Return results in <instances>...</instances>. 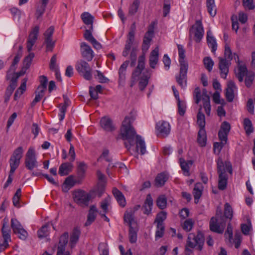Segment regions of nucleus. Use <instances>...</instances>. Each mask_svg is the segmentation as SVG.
<instances>
[{
	"label": "nucleus",
	"instance_id": "obj_39",
	"mask_svg": "<svg viewBox=\"0 0 255 255\" xmlns=\"http://www.w3.org/2000/svg\"><path fill=\"white\" fill-rule=\"evenodd\" d=\"M207 40L209 46L212 48V51L215 52L217 49V43L215 38L212 35V32L210 30L207 31Z\"/></svg>",
	"mask_w": 255,
	"mask_h": 255
},
{
	"label": "nucleus",
	"instance_id": "obj_21",
	"mask_svg": "<svg viewBox=\"0 0 255 255\" xmlns=\"http://www.w3.org/2000/svg\"><path fill=\"white\" fill-rule=\"evenodd\" d=\"M231 126L230 124L227 122H224L221 125L220 129L218 132V136L219 139H227L228 135L230 130Z\"/></svg>",
	"mask_w": 255,
	"mask_h": 255
},
{
	"label": "nucleus",
	"instance_id": "obj_49",
	"mask_svg": "<svg viewBox=\"0 0 255 255\" xmlns=\"http://www.w3.org/2000/svg\"><path fill=\"white\" fill-rule=\"evenodd\" d=\"M220 142H216L214 144V150L215 153L219 154L223 146L227 143V139H220Z\"/></svg>",
	"mask_w": 255,
	"mask_h": 255
},
{
	"label": "nucleus",
	"instance_id": "obj_37",
	"mask_svg": "<svg viewBox=\"0 0 255 255\" xmlns=\"http://www.w3.org/2000/svg\"><path fill=\"white\" fill-rule=\"evenodd\" d=\"M128 61H126L121 65L119 68V82L120 83L124 82L126 79V72L128 65Z\"/></svg>",
	"mask_w": 255,
	"mask_h": 255
},
{
	"label": "nucleus",
	"instance_id": "obj_28",
	"mask_svg": "<svg viewBox=\"0 0 255 255\" xmlns=\"http://www.w3.org/2000/svg\"><path fill=\"white\" fill-rule=\"evenodd\" d=\"M10 230L7 225V222L3 220L1 233L4 242L8 243L11 241Z\"/></svg>",
	"mask_w": 255,
	"mask_h": 255
},
{
	"label": "nucleus",
	"instance_id": "obj_31",
	"mask_svg": "<svg viewBox=\"0 0 255 255\" xmlns=\"http://www.w3.org/2000/svg\"><path fill=\"white\" fill-rule=\"evenodd\" d=\"M168 176L164 172L158 174L155 179V186L157 187L163 186L167 181Z\"/></svg>",
	"mask_w": 255,
	"mask_h": 255
},
{
	"label": "nucleus",
	"instance_id": "obj_58",
	"mask_svg": "<svg viewBox=\"0 0 255 255\" xmlns=\"http://www.w3.org/2000/svg\"><path fill=\"white\" fill-rule=\"evenodd\" d=\"M223 58H226V59H227L229 62H231V60L233 59L232 51L230 46L227 44L225 46L224 57Z\"/></svg>",
	"mask_w": 255,
	"mask_h": 255
},
{
	"label": "nucleus",
	"instance_id": "obj_59",
	"mask_svg": "<svg viewBox=\"0 0 255 255\" xmlns=\"http://www.w3.org/2000/svg\"><path fill=\"white\" fill-rule=\"evenodd\" d=\"M137 239L136 232L132 227H129V240L131 243H134L136 242Z\"/></svg>",
	"mask_w": 255,
	"mask_h": 255
},
{
	"label": "nucleus",
	"instance_id": "obj_24",
	"mask_svg": "<svg viewBox=\"0 0 255 255\" xmlns=\"http://www.w3.org/2000/svg\"><path fill=\"white\" fill-rule=\"evenodd\" d=\"M112 192L119 205L122 207H125L126 200L123 194L116 188H113Z\"/></svg>",
	"mask_w": 255,
	"mask_h": 255
},
{
	"label": "nucleus",
	"instance_id": "obj_63",
	"mask_svg": "<svg viewBox=\"0 0 255 255\" xmlns=\"http://www.w3.org/2000/svg\"><path fill=\"white\" fill-rule=\"evenodd\" d=\"M178 113L181 116H183L186 111V104L184 102L178 100Z\"/></svg>",
	"mask_w": 255,
	"mask_h": 255
},
{
	"label": "nucleus",
	"instance_id": "obj_14",
	"mask_svg": "<svg viewBox=\"0 0 255 255\" xmlns=\"http://www.w3.org/2000/svg\"><path fill=\"white\" fill-rule=\"evenodd\" d=\"M80 52L82 57L87 61H91L95 56L91 47L84 42L81 43Z\"/></svg>",
	"mask_w": 255,
	"mask_h": 255
},
{
	"label": "nucleus",
	"instance_id": "obj_61",
	"mask_svg": "<svg viewBox=\"0 0 255 255\" xmlns=\"http://www.w3.org/2000/svg\"><path fill=\"white\" fill-rule=\"evenodd\" d=\"M8 80H10V84L6 89L13 92L14 90L17 86V82L18 79L11 75V77Z\"/></svg>",
	"mask_w": 255,
	"mask_h": 255
},
{
	"label": "nucleus",
	"instance_id": "obj_46",
	"mask_svg": "<svg viewBox=\"0 0 255 255\" xmlns=\"http://www.w3.org/2000/svg\"><path fill=\"white\" fill-rule=\"evenodd\" d=\"M223 217H224V220L227 221V219H229L231 220L233 217V210L230 205L226 203L225 204V208H224V213Z\"/></svg>",
	"mask_w": 255,
	"mask_h": 255
},
{
	"label": "nucleus",
	"instance_id": "obj_4",
	"mask_svg": "<svg viewBox=\"0 0 255 255\" xmlns=\"http://www.w3.org/2000/svg\"><path fill=\"white\" fill-rule=\"evenodd\" d=\"M193 96L195 99V103L197 104H199L202 98L203 102V108L205 110V112L207 115L209 116L211 112V105L210 97L207 94V91L204 89L201 95L200 88L196 87L195 89Z\"/></svg>",
	"mask_w": 255,
	"mask_h": 255
},
{
	"label": "nucleus",
	"instance_id": "obj_29",
	"mask_svg": "<svg viewBox=\"0 0 255 255\" xmlns=\"http://www.w3.org/2000/svg\"><path fill=\"white\" fill-rule=\"evenodd\" d=\"M22 56V52H18L14 58L13 61L10 65L9 70L7 71L6 78L8 79L11 77V74L15 71V65L18 63Z\"/></svg>",
	"mask_w": 255,
	"mask_h": 255
},
{
	"label": "nucleus",
	"instance_id": "obj_50",
	"mask_svg": "<svg viewBox=\"0 0 255 255\" xmlns=\"http://www.w3.org/2000/svg\"><path fill=\"white\" fill-rule=\"evenodd\" d=\"M156 205L161 209L166 208L167 199L164 195H161L158 197L156 200Z\"/></svg>",
	"mask_w": 255,
	"mask_h": 255
},
{
	"label": "nucleus",
	"instance_id": "obj_51",
	"mask_svg": "<svg viewBox=\"0 0 255 255\" xmlns=\"http://www.w3.org/2000/svg\"><path fill=\"white\" fill-rule=\"evenodd\" d=\"M10 226L13 233L23 228L20 222L17 219L13 218L11 219Z\"/></svg>",
	"mask_w": 255,
	"mask_h": 255
},
{
	"label": "nucleus",
	"instance_id": "obj_34",
	"mask_svg": "<svg viewBox=\"0 0 255 255\" xmlns=\"http://www.w3.org/2000/svg\"><path fill=\"white\" fill-rule=\"evenodd\" d=\"M152 205L153 200L150 194H148L143 206V208L144 210L143 213L146 215H149L151 212Z\"/></svg>",
	"mask_w": 255,
	"mask_h": 255
},
{
	"label": "nucleus",
	"instance_id": "obj_42",
	"mask_svg": "<svg viewBox=\"0 0 255 255\" xmlns=\"http://www.w3.org/2000/svg\"><path fill=\"white\" fill-rule=\"evenodd\" d=\"M206 6L208 11L211 16L214 17L217 13V9L214 0H207Z\"/></svg>",
	"mask_w": 255,
	"mask_h": 255
},
{
	"label": "nucleus",
	"instance_id": "obj_18",
	"mask_svg": "<svg viewBox=\"0 0 255 255\" xmlns=\"http://www.w3.org/2000/svg\"><path fill=\"white\" fill-rule=\"evenodd\" d=\"M154 33V27L151 24L144 35L142 49L143 51H147L149 47V44L152 40Z\"/></svg>",
	"mask_w": 255,
	"mask_h": 255
},
{
	"label": "nucleus",
	"instance_id": "obj_10",
	"mask_svg": "<svg viewBox=\"0 0 255 255\" xmlns=\"http://www.w3.org/2000/svg\"><path fill=\"white\" fill-rule=\"evenodd\" d=\"M193 34L196 42H199L203 37L204 29L200 20H197L190 29V34Z\"/></svg>",
	"mask_w": 255,
	"mask_h": 255
},
{
	"label": "nucleus",
	"instance_id": "obj_35",
	"mask_svg": "<svg viewBox=\"0 0 255 255\" xmlns=\"http://www.w3.org/2000/svg\"><path fill=\"white\" fill-rule=\"evenodd\" d=\"M197 141L201 146H205L206 144L207 136L205 128H200L198 131Z\"/></svg>",
	"mask_w": 255,
	"mask_h": 255
},
{
	"label": "nucleus",
	"instance_id": "obj_33",
	"mask_svg": "<svg viewBox=\"0 0 255 255\" xmlns=\"http://www.w3.org/2000/svg\"><path fill=\"white\" fill-rule=\"evenodd\" d=\"M80 234L81 232L79 229L78 228H75L70 238L69 244L71 248H73L78 242Z\"/></svg>",
	"mask_w": 255,
	"mask_h": 255
},
{
	"label": "nucleus",
	"instance_id": "obj_3",
	"mask_svg": "<svg viewBox=\"0 0 255 255\" xmlns=\"http://www.w3.org/2000/svg\"><path fill=\"white\" fill-rule=\"evenodd\" d=\"M204 242V238L201 233L198 232L196 235L193 233L189 234L185 249L186 253L189 255L191 253V250L189 248H194L197 247V250L201 251Z\"/></svg>",
	"mask_w": 255,
	"mask_h": 255
},
{
	"label": "nucleus",
	"instance_id": "obj_62",
	"mask_svg": "<svg viewBox=\"0 0 255 255\" xmlns=\"http://www.w3.org/2000/svg\"><path fill=\"white\" fill-rule=\"evenodd\" d=\"M86 164L84 162L79 163L78 166V175L80 177H83L86 170Z\"/></svg>",
	"mask_w": 255,
	"mask_h": 255
},
{
	"label": "nucleus",
	"instance_id": "obj_6",
	"mask_svg": "<svg viewBox=\"0 0 255 255\" xmlns=\"http://www.w3.org/2000/svg\"><path fill=\"white\" fill-rule=\"evenodd\" d=\"M23 152V150L21 146L17 147L14 150L9 161L10 167L9 171L11 173H14L19 166L20 159L22 157Z\"/></svg>",
	"mask_w": 255,
	"mask_h": 255
},
{
	"label": "nucleus",
	"instance_id": "obj_56",
	"mask_svg": "<svg viewBox=\"0 0 255 255\" xmlns=\"http://www.w3.org/2000/svg\"><path fill=\"white\" fill-rule=\"evenodd\" d=\"M166 216L167 214L165 212H160L157 215L154 222L157 223V224L160 223V224H163V222L166 219Z\"/></svg>",
	"mask_w": 255,
	"mask_h": 255
},
{
	"label": "nucleus",
	"instance_id": "obj_19",
	"mask_svg": "<svg viewBox=\"0 0 255 255\" xmlns=\"http://www.w3.org/2000/svg\"><path fill=\"white\" fill-rule=\"evenodd\" d=\"M83 22L87 25L86 30H90L92 33L93 30V22L94 17L88 12H84L81 15Z\"/></svg>",
	"mask_w": 255,
	"mask_h": 255
},
{
	"label": "nucleus",
	"instance_id": "obj_23",
	"mask_svg": "<svg viewBox=\"0 0 255 255\" xmlns=\"http://www.w3.org/2000/svg\"><path fill=\"white\" fill-rule=\"evenodd\" d=\"M84 37L86 40L90 42L95 49L98 50L102 48L101 44L93 37L92 33H90V30H85Z\"/></svg>",
	"mask_w": 255,
	"mask_h": 255
},
{
	"label": "nucleus",
	"instance_id": "obj_16",
	"mask_svg": "<svg viewBox=\"0 0 255 255\" xmlns=\"http://www.w3.org/2000/svg\"><path fill=\"white\" fill-rule=\"evenodd\" d=\"M219 59V68L220 72V75L222 78L226 79L229 73V66L231 65V62L228 61L226 58L223 57H218Z\"/></svg>",
	"mask_w": 255,
	"mask_h": 255
},
{
	"label": "nucleus",
	"instance_id": "obj_41",
	"mask_svg": "<svg viewBox=\"0 0 255 255\" xmlns=\"http://www.w3.org/2000/svg\"><path fill=\"white\" fill-rule=\"evenodd\" d=\"M238 72L236 73V75L240 82H242L244 80L245 76H247L248 72L247 68L245 65H241L238 68Z\"/></svg>",
	"mask_w": 255,
	"mask_h": 255
},
{
	"label": "nucleus",
	"instance_id": "obj_44",
	"mask_svg": "<svg viewBox=\"0 0 255 255\" xmlns=\"http://www.w3.org/2000/svg\"><path fill=\"white\" fill-rule=\"evenodd\" d=\"M228 178L227 174L219 175L218 188L220 190H224L226 189Z\"/></svg>",
	"mask_w": 255,
	"mask_h": 255
},
{
	"label": "nucleus",
	"instance_id": "obj_48",
	"mask_svg": "<svg viewBox=\"0 0 255 255\" xmlns=\"http://www.w3.org/2000/svg\"><path fill=\"white\" fill-rule=\"evenodd\" d=\"M194 222L192 219H186L181 224V226L184 230L186 232L190 231L193 228Z\"/></svg>",
	"mask_w": 255,
	"mask_h": 255
},
{
	"label": "nucleus",
	"instance_id": "obj_52",
	"mask_svg": "<svg viewBox=\"0 0 255 255\" xmlns=\"http://www.w3.org/2000/svg\"><path fill=\"white\" fill-rule=\"evenodd\" d=\"M255 77V74L253 72H249L245 78V84L248 87H250L253 84Z\"/></svg>",
	"mask_w": 255,
	"mask_h": 255
},
{
	"label": "nucleus",
	"instance_id": "obj_13",
	"mask_svg": "<svg viewBox=\"0 0 255 255\" xmlns=\"http://www.w3.org/2000/svg\"><path fill=\"white\" fill-rule=\"evenodd\" d=\"M217 173L218 175L227 174L226 171L232 174L233 170L232 166L230 161L223 162L221 157L218 158L217 161Z\"/></svg>",
	"mask_w": 255,
	"mask_h": 255
},
{
	"label": "nucleus",
	"instance_id": "obj_55",
	"mask_svg": "<svg viewBox=\"0 0 255 255\" xmlns=\"http://www.w3.org/2000/svg\"><path fill=\"white\" fill-rule=\"evenodd\" d=\"M203 62L205 68L209 71L212 70L214 65V61L210 57H206L204 58Z\"/></svg>",
	"mask_w": 255,
	"mask_h": 255
},
{
	"label": "nucleus",
	"instance_id": "obj_15",
	"mask_svg": "<svg viewBox=\"0 0 255 255\" xmlns=\"http://www.w3.org/2000/svg\"><path fill=\"white\" fill-rule=\"evenodd\" d=\"M39 27L35 26L30 32L27 41V49L28 52H30L32 47L37 39L38 34L39 33Z\"/></svg>",
	"mask_w": 255,
	"mask_h": 255
},
{
	"label": "nucleus",
	"instance_id": "obj_60",
	"mask_svg": "<svg viewBox=\"0 0 255 255\" xmlns=\"http://www.w3.org/2000/svg\"><path fill=\"white\" fill-rule=\"evenodd\" d=\"M40 84L37 88V90L45 91L47 87V79L45 76H41L39 77Z\"/></svg>",
	"mask_w": 255,
	"mask_h": 255
},
{
	"label": "nucleus",
	"instance_id": "obj_30",
	"mask_svg": "<svg viewBox=\"0 0 255 255\" xmlns=\"http://www.w3.org/2000/svg\"><path fill=\"white\" fill-rule=\"evenodd\" d=\"M72 164L69 162L63 163L59 167L58 173L61 176L67 175L73 168Z\"/></svg>",
	"mask_w": 255,
	"mask_h": 255
},
{
	"label": "nucleus",
	"instance_id": "obj_11",
	"mask_svg": "<svg viewBox=\"0 0 255 255\" xmlns=\"http://www.w3.org/2000/svg\"><path fill=\"white\" fill-rule=\"evenodd\" d=\"M54 31V26H51L44 33V43L46 44L47 51H52L54 47L55 42L52 39Z\"/></svg>",
	"mask_w": 255,
	"mask_h": 255
},
{
	"label": "nucleus",
	"instance_id": "obj_64",
	"mask_svg": "<svg viewBox=\"0 0 255 255\" xmlns=\"http://www.w3.org/2000/svg\"><path fill=\"white\" fill-rule=\"evenodd\" d=\"M14 234L17 235L18 237L22 240H25L28 236V233L23 228H21L20 230H18L15 233H13Z\"/></svg>",
	"mask_w": 255,
	"mask_h": 255
},
{
	"label": "nucleus",
	"instance_id": "obj_1",
	"mask_svg": "<svg viewBox=\"0 0 255 255\" xmlns=\"http://www.w3.org/2000/svg\"><path fill=\"white\" fill-rule=\"evenodd\" d=\"M121 134L123 139L128 141V143L125 142V145L128 149H129L131 146L134 145L137 135L134 128L131 125V120L128 116H126L123 122Z\"/></svg>",
	"mask_w": 255,
	"mask_h": 255
},
{
	"label": "nucleus",
	"instance_id": "obj_32",
	"mask_svg": "<svg viewBox=\"0 0 255 255\" xmlns=\"http://www.w3.org/2000/svg\"><path fill=\"white\" fill-rule=\"evenodd\" d=\"M202 191L203 187L202 184L200 183L195 184L193 191L195 204H197L198 203L199 200L202 195Z\"/></svg>",
	"mask_w": 255,
	"mask_h": 255
},
{
	"label": "nucleus",
	"instance_id": "obj_5",
	"mask_svg": "<svg viewBox=\"0 0 255 255\" xmlns=\"http://www.w3.org/2000/svg\"><path fill=\"white\" fill-rule=\"evenodd\" d=\"M76 70L79 74L85 79L90 80L92 79V69L89 64L84 60L78 61L75 65Z\"/></svg>",
	"mask_w": 255,
	"mask_h": 255
},
{
	"label": "nucleus",
	"instance_id": "obj_54",
	"mask_svg": "<svg viewBox=\"0 0 255 255\" xmlns=\"http://www.w3.org/2000/svg\"><path fill=\"white\" fill-rule=\"evenodd\" d=\"M245 129L248 134H251L253 132V128L252 122L249 119H245L244 122Z\"/></svg>",
	"mask_w": 255,
	"mask_h": 255
},
{
	"label": "nucleus",
	"instance_id": "obj_53",
	"mask_svg": "<svg viewBox=\"0 0 255 255\" xmlns=\"http://www.w3.org/2000/svg\"><path fill=\"white\" fill-rule=\"evenodd\" d=\"M139 5V0H134L129 7L128 13L134 15L137 11Z\"/></svg>",
	"mask_w": 255,
	"mask_h": 255
},
{
	"label": "nucleus",
	"instance_id": "obj_25",
	"mask_svg": "<svg viewBox=\"0 0 255 255\" xmlns=\"http://www.w3.org/2000/svg\"><path fill=\"white\" fill-rule=\"evenodd\" d=\"M236 88V86L234 82L232 81H230L227 85L226 90V97L228 102H232L234 98V89Z\"/></svg>",
	"mask_w": 255,
	"mask_h": 255
},
{
	"label": "nucleus",
	"instance_id": "obj_22",
	"mask_svg": "<svg viewBox=\"0 0 255 255\" xmlns=\"http://www.w3.org/2000/svg\"><path fill=\"white\" fill-rule=\"evenodd\" d=\"M159 48L156 47L150 53L149 57V64L152 69H155L158 63Z\"/></svg>",
	"mask_w": 255,
	"mask_h": 255
},
{
	"label": "nucleus",
	"instance_id": "obj_43",
	"mask_svg": "<svg viewBox=\"0 0 255 255\" xmlns=\"http://www.w3.org/2000/svg\"><path fill=\"white\" fill-rule=\"evenodd\" d=\"M202 107L200 106L197 116V122L198 125L200 126V128H204L205 126V117L204 114L202 112Z\"/></svg>",
	"mask_w": 255,
	"mask_h": 255
},
{
	"label": "nucleus",
	"instance_id": "obj_26",
	"mask_svg": "<svg viewBox=\"0 0 255 255\" xmlns=\"http://www.w3.org/2000/svg\"><path fill=\"white\" fill-rule=\"evenodd\" d=\"M97 213H98V210L96 207L95 205H92L89 211L87 221L85 223V226H90L95 221Z\"/></svg>",
	"mask_w": 255,
	"mask_h": 255
},
{
	"label": "nucleus",
	"instance_id": "obj_20",
	"mask_svg": "<svg viewBox=\"0 0 255 255\" xmlns=\"http://www.w3.org/2000/svg\"><path fill=\"white\" fill-rule=\"evenodd\" d=\"M151 74L152 71L150 69H146L143 73L138 83L139 88L141 91H143L147 85Z\"/></svg>",
	"mask_w": 255,
	"mask_h": 255
},
{
	"label": "nucleus",
	"instance_id": "obj_8",
	"mask_svg": "<svg viewBox=\"0 0 255 255\" xmlns=\"http://www.w3.org/2000/svg\"><path fill=\"white\" fill-rule=\"evenodd\" d=\"M226 221L223 218L212 217L210 222V229L214 232L222 233L226 226Z\"/></svg>",
	"mask_w": 255,
	"mask_h": 255
},
{
	"label": "nucleus",
	"instance_id": "obj_40",
	"mask_svg": "<svg viewBox=\"0 0 255 255\" xmlns=\"http://www.w3.org/2000/svg\"><path fill=\"white\" fill-rule=\"evenodd\" d=\"M179 162L181 166V168L182 170L183 171V174L185 176H189V164L190 165H192V161H188L186 162L184 160V159L180 158L179 159Z\"/></svg>",
	"mask_w": 255,
	"mask_h": 255
},
{
	"label": "nucleus",
	"instance_id": "obj_27",
	"mask_svg": "<svg viewBox=\"0 0 255 255\" xmlns=\"http://www.w3.org/2000/svg\"><path fill=\"white\" fill-rule=\"evenodd\" d=\"M101 127L106 131H112L114 130L115 128L112 124V120L107 117H103L100 121Z\"/></svg>",
	"mask_w": 255,
	"mask_h": 255
},
{
	"label": "nucleus",
	"instance_id": "obj_57",
	"mask_svg": "<svg viewBox=\"0 0 255 255\" xmlns=\"http://www.w3.org/2000/svg\"><path fill=\"white\" fill-rule=\"evenodd\" d=\"M164 232V226L163 224H157V229L155 233V238L159 239L163 237Z\"/></svg>",
	"mask_w": 255,
	"mask_h": 255
},
{
	"label": "nucleus",
	"instance_id": "obj_9",
	"mask_svg": "<svg viewBox=\"0 0 255 255\" xmlns=\"http://www.w3.org/2000/svg\"><path fill=\"white\" fill-rule=\"evenodd\" d=\"M91 198L90 194L82 190L75 192L74 196V200L75 202L82 206H87Z\"/></svg>",
	"mask_w": 255,
	"mask_h": 255
},
{
	"label": "nucleus",
	"instance_id": "obj_7",
	"mask_svg": "<svg viewBox=\"0 0 255 255\" xmlns=\"http://www.w3.org/2000/svg\"><path fill=\"white\" fill-rule=\"evenodd\" d=\"M24 164L26 168L30 170H32L37 166L38 162L34 147H30L28 148L25 154Z\"/></svg>",
	"mask_w": 255,
	"mask_h": 255
},
{
	"label": "nucleus",
	"instance_id": "obj_45",
	"mask_svg": "<svg viewBox=\"0 0 255 255\" xmlns=\"http://www.w3.org/2000/svg\"><path fill=\"white\" fill-rule=\"evenodd\" d=\"M49 224H46L43 226L37 232V235L39 238L42 239L48 236L49 234Z\"/></svg>",
	"mask_w": 255,
	"mask_h": 255
},
{
	"label": "nucleus",
	"instance_id": "obj_38",
	"mask_svg": "<svg viewBox=\"0 0 255 255\" xmlns=\"http://www.w3.org/2000/svg\"><path fill=\"white\" fill-rule=\"evenodd\" d=\"M136 149L138 151L140 149L141 154H144L146 152V147L144 141L141 139L139 135L136 136Z\"/></svg>",
	"mask_w": 255,
	"mask_h": 255
},
{
	"label": "nucleus",
	"instance_id": "obj_36",
	"mask_svg": "<svg viewBox=\"0 0 255 255\" xmlns=\"http://www.w3.org/2000/svg\"><path fill=\"white\" fill-rule=\"evenodd\" d=\"M27 79L26 78H24L22 80V82L21 83L20 86L17 89L14 95V100H17L18 98L20 97V96L23 93V92L26 90V82Z\"/></svg>",
	"mask_w": 255,
	"mask_h": 255
},
{
	"label": "nucleus",
	"instance_id": "obj_17",
	"mask_svg": "<svg viewBox=\"0 0 255 255\" xmlns=\"http://www.w3.org/2000/svg\"><path fill=\"white\" fill-rule=\"evenodd\" d=\"M156 128L158 134L162 137L166 136L170 132V126L169 124L165 121H159L156 124Z\"/></svg>",
	"mask_w": 255,
	"mask_h": 255
},
{
	"label": "nucleus",
	"instance_id": "obj_12",
	"mask_svg": "<svg viewBox=\"0 0 255 255\" xmlns=\"http://www.w3.org/2000/svg\"><path fill=\"white\" fill-rule=\"evenodd\" d=\"M69 235L64 233L59 238L56 255H70L68 251H65V246L68 243Z\"/></svg>",
	"mask_w": 255,
	"mask_h": 255
},
{
	"label": "nucleus",
	"instance_id": "obj_2",
	"mask_svg": "<svg viewBox=\"0 0 255 255\" xmlns=\"http://www.w3.org/2000/svg\"><path fill=\"white\" fill-rule=\"evenodd\" d=\"M179 62L180 63V72L179 75L176 76V82L181 87L184 88L186 85L187 73L188 68V63L185 61L184 58L185 50L183 47L180 44L177 45Z\"/></svg>",
	"mask_w": 255,
	"mask_h": 255
},
{
	"label": "nucleus",
	"instance_id": "obj_47",
	"mask_svg": "<svg viewBox=\"0 0 255 255\" xmlns=\"http://www.w3.org/2000/svg\"><path fill=\"white\" fill-rule=\"evenodd\" d=\"M134 211L130 210L129 212H127L124 215V221L128 223L129 227H132V224L134 223Z\"/></svg>",
	"mask_w": 255,
	"mask_h": 255
}]
</instances>
